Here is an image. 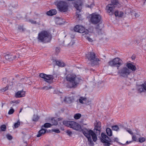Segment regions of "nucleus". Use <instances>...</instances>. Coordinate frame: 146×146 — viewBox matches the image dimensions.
<instances>
[{
    "label": "nucleus",
    "instance_id": "nucleus-29",
    "mask_svg": "<svg viewBox=\"0 0 146 146\" xmlns=\"http://www.w3.org/2000/svg\"><path fill=\"white\" fill-rule=\"evenodd\" d=\"M51 123L52 125H56L58 124L57 121L55 119V118H53L51 119Z\"/></svg>",
    "mask_w": 146,
    "mask_h": 146
},
{
    "label": "nucleus",
    "instance_id": "nucleus-4",
    "mask_svg": "<svg viewBox=\"0 0 146 146\" xmlns=\"http://www.w3.org/2000/svg\"><path fill=\"white\" fill-rule=\"evenodd\" d=\"M86 58L91 62V64L92 66L98 65L99 64L98 61L100 60L98 58L96 57V54L94 52H89L86 55Z\"/></svg>",
    "mask_w": 146,
    "mask_h": 146
},
{
    "label": "nucleus",
    "instance_id": "nucleus-25",
    "mask_svg": "<svg viewBox=\"0 0 146 146\" xmlns=\"http://www.w3.org/2000/svg\"><path fill=\"white\" fill-rule=\"evenodd\" d=\"M96 31L98 34L101 35L102 34V28L100 27L99 24L97 25L95 27Z\"/></svg>",
    "mask_w": 146,
    "mask_h": 146
},
{
    "label": "nucleus",
    "instance_id": "nucleus-37",
    "mask_svg": "<svg viewBox=\"0 0 146 146\" xmlns=\"http://www.w3.org/2000/svg\"><path fill=\"white\" fill-rule=\"evenodd\" d=\"M112 129L113 130L117 131L119 129V128L117 125H114L112 127Z\"/></svg>",
    "mask_w": 146,
    "mask_h": 146
},
{
    "label": "nucleus",
    "instance_id": "nucleus-7",
    "mask_svg": "<svg viewBox=\"0 0 146 146\" xmlns=\"http://www.w3.org/2000/svg\"><path fill=\"white\" fill-rule=\"evenodd\" d=\"M102 138L101 139V142L104 143V146H109L111 144L110 142L112 141L111 139H110L105 134L102 133L101 134Z\"/></svg>",
    "mask_w": 146,
    "mask_h": 146
},
{
    "label": "nucleus",
    "instance_id": "nucleus-54",
    "mask_svg": "<svg viewBox=\"0 0 146 146\" xmlns=\"http://www.w3.org/2000/svg\"><path fill=\"white\" fill-rule=\"evenodd\" d=\"M8 88V86H7L6 87L4 88H3L2 90L3 91H5L7 90Z\"/></svg>",
    "mask_w": 146,
    "mask_h": 146
},
{
    "label": "nucleus",
    "instance_id": "nucleus-9",
    "mask_svg": "<svg viewBox=\"0 0 146 146\" xmlns=\"http://www.w3.org/2000/svg\"><path fill=\"white\" fill-rule=\"evenodd\" d=\"M74 31L83 33L82 35L87 34L89 33V31L83 26L80 25H76L74 28Z\"/></svg>",
    "mask_w": 146,
    "mask_h": 146
},
{
    "label": "nucleus",
    "instance_id": "nucleus-6",
    "mask_svg": "<svg viewBox=\"0 0 146 146\" xmlns=\"http://www.w3.org/2000/svg\"><path fill=\"white\" fill-rule=\"evenodd\" d=\"M74 7L78 11V12H77L76 16L77 18H80L81 15L79 13L81 11V6L82 5V3L81 0H77L76 1L72 2Z\"/></svg>",
    "mask_w": 146,
    "mask_h": 146
},
{
    "label": "nucleus",
    "instance_id": "nucleus-28",
    "mask_svg": "<svg viewBox=\"0 0 146 146\" xmlns=\"http://www.w3.org/2000/svg\"><path fill=\"white\" fill-rule=\"evenodd\" d=\"M106 131L108 135L109 136H111L112 135V131L109 128H108L106 129Z\"/></svg>",
    "mask_w": 146,
    "mask_h": 146
},
{
    "label": "nucleus",
    "instance_id": "nucleus-21",
    "mask_svg": "<svg viewBox=\"0 0 146 146\" xmlns=\"http://www.w3.org/2000/svg\"><path fill=\"white\" fill-rule=\"evenodd\" d=\"M53 62H56V65L60 67H64L65 66V63L61 61L53 60Z\"/></svg>",
    "mask_w": 146,
    "mask_h": 146
},
{
    "label": "nucleus",
    "instance_id": "nucleus-35",
    "mask_svg": "<svg viewBox=\"0 0 146 146\" xmlns=\"http://www.w3.org/2000/svg\"><path fill=\"white\" fill-rule=\"evenodd\" d=\"M6 126L5 125H3L0 127L1 131H5L6 129Z\"/></svg>",
    "mask_w": 146,
    "mask_h": 146
},
{
    "label": "nucleus",
    "instance_id": "nucleus-18",
    "mask_svg": "<svg viewBox=\"0 0 146 146\" xmlns=\"http://www.w3.org/2000/svg\"><path fill=\"white\" fill-rule=\"evenodd\" d=\"M25 92L22 90L19 91L16 93L15 96L16 98H20L24 97L25 96Z\"/></svg>",
    "mask_w": 146,
    "mask_h": 146
},
{
    "label": "nucleus",
    "instance_id": "nucleus-15",
    "mask_svg": "<svg viewBox=\"0 0 146 146\" xmlns=\"http://www.w3.org/2000/svg\"><path fill=\"white\" fill-rule=\"evenodd\" d=\"M19 57V55L18 54L17 56H13L12 55L10 54H7L4 56L5 58L9 61L13 60V59Z\"/></svg>",
    "mask_w": 146,
    "mask_h": 146
},
{
    "label": "nucleus",
    "instance_id": "nucleus-19",
    "mask_svg": "<svg viewBox=\"0 0 146 146\" xmlns=\"http://www.w3.org/2000/svg\"><path fill=\"white\" fill-rule=\"evenodd\" d=\"M74 99V96H72L68 98L65 97L64 99V101L65 102L69 103V102H73Z\"/></svg>",
    "mask_w": 146,
    "mask_h": 146
},
{
    "label": "nucleus",
    "instance_id": "nucleus-8",
    "mask_svg": "<svg viewBox=\"0 0 146 146\" xmlns=\"http://www.w3.org/2000/svg\"><path fill=\"white\" fill-rule=\"evenodd\" d=\"M130 72V71L126 67H123L121 68L118 71V72L120 76L125 78L127 77Z\"/></svg>",
    "mask_w": 146,
    "mask_h": 146
},
{
    "label": "nucleus",
    "instance_id": "nucleus-34",
    "mask_svg": "<svg viewBox=\"0 0 146 146\" xmlns=\"http://www.w3.org/2000/svg\"><path fill=\"white\" fill-rule=\"evenodd\" d=\"M52 88V87L51 86H45L44 87L41 88L40 89L42 90H48L49 89H51Z\"/></svg>",
    "mask_w": 146,
    "mask_h": 146
},
{
    "label": "nucleus",
    "instance_id": "nucleus-26",
    "mask_svg": "<svg viewBox=\"0 0 146 146\" xmlns=\"http://www.w3.org/2000/svg\"><path fill=\"white\" fill-rule=\"evenodd\" d=\"M71 121L64 120L63 121V124L65 126L70 127V124Z\"/></svg>",
    "mask_w": 146,
    "mask_h": 146
},
{
    "label": "nucleus",
    "instance_id": "nucleus-40",
    "mask_svg": "<svg viewBox=\"0 0 146 146\" xmlns=\"http://www.w3.org/2000/svg\"><path fill=\"white\" fill-rule=\"evenodd\" d=\"M132 141H138V140L137 139L135 135H133L132 136Z\"/></svg>",
    "mask_w": 146,
    "mask_h": 146
},
{
    "label": "nucleus",
    "instance_id": "nucleus-48",
    "mask_svg": "<svg viewBox=\"0 0 146 146\" xmlns=\"http://www.w3.org/2000/svg\"><path fill=\"white\" fill-rule=\"evenodd\" d=\"M142 86L143 89L145 90H146V81L142 85Z\"/></svg>",
    "mask_w": 146,
    "mask_h": 146
},
{
    "label": "nucleus",
    "instance_id": "nucleus-62",
    "mask_svg": "<svg viewBox=\"0 0 146 146\" xmlns=\"http://www.w3.org/2000/svg\"><path fill=\"white\" fill-rule=\"evenodd\" d=\"M143 88H140L139 89V90L141 92H142L143 91Z\"/></svg>",
    "mask_w": 146,
    "mask_h": 146
},
{
    "label": "nucleus",
    "instance_id": "nucleus-47",
    "mask_svg": "<svg viewBox=\"0 0 146 146\" xmlns=\"http://www.w3.org/2000/svg\"><path fill=\"white\" fill-rule=\"evenodd\" d=\"M85 37L86 38V39L87 40L89 41L90 42H92L93 41L92 39L90 38L89 37L86 36H85Z\"/></svg>",
    "mask_w": 146,
    "mask_h": 146
},
{
    "label": "nucleus",
    "instance_id": "nucleus-36",
    "mask_svg": "<svg viewBox=\"0 0 146 146\" xmlns=\"http://www.w3.org/2000/svg\"><path fill=\"white\" fill-rule=\"evenodd\" d=\"M111 4H113L114 5L119 4L117 0H111Z\"/></svg>",
    "mask_w": 146,
    "mask_h": 146
},
{
    "label": "nucleus",
    "instance_id": "nucleus-59",
    "mask_svg": "<svg viewBox=\"0 0 146 146\" xmlns=\"http://www.w3.org/2000/svg\"><path fill=\"white\" fill-rule=\"evenodd\" d=\"M113 140L114 141L116 142H117V141L118 140V139L117 138H114Z\"/></svg>",
    "mask_w": 146,
    "mask_h": 146
},
{
    "label": "nucleus",
    "instance_id": "nucleus-20",
    "mask_svg": "<svg viewBox=\"0 0 146 146\" xmlns=\"http://www.w3.org/2000/svg\"><path fill=\"white\" fill-rule=\"evenodd\" d=\"M126 66L129 69H131L132 71H134L137 69L135 65L130 63L127 64Z\"/></svg>",
    "mask_w": 146,
    "mask_h": 146
},
{
    "label": "nucleus",
    "instance_id": "nucleus-42",
    "mask_svg": "<svg viewBox=\"0 0 146 146\" xmlns=\"http://www.w3.org/2000/svg\"><path fill=\"white\" fill-rule=\"evenodd\" d=\"M46 74L44 73H41L40 74L39 76L40 77L44 78V79L46 76Z\"/></svg>",
    "mask_w": 146,
    "mask_h": 146
},
{
    "label": "nucleus",
    "instance_id": "nucleus-44",
    "mask_svg": "<svg viewBox=\"0 0 146 146\" xmlns=\"http://www.w3.org/2000/svg\"><path fill=\"white\" fill-rule=\"evenodd\" d=\"M14 110L13 109H11L8 112V114L9 115H11L14 112Z\"/></svg>",
    "mask_w": 146,
    "mask_h": 146
},
{
    "label": "nucleus",
    "instance_id": "nucleus-1",
    "mask_svg": "<svg viewBox=\"0 0 146 146\" xmlns=\"http://www.w3.org/2000/svg\"><path fill=\"white\" fill-rule=\"evenodd\" d=\"M66 79L67 81L69 82L67 86L70 88H76L81 80L80 78L74 74L68 75L66 77Z\"/></svg>",
    "mask_w": 146,
    "mask_h": 146
},
{
    "label": "nucleus",
    "instance_id": "nucleus-46",
    "mask_svg": "<svg viewBox=\"0 0 146 146\" xmlns=\"http://www.w3.org/2000/svg\"><path fill=\"white\" fill-rule=\"evenodd\" d=\"M7 137V138L9 140H11L12 139V137L11 135H9V134H7L6 135Z\"/></svg>",
    "mask_w": 146,
    "mask_h": 146
},
{
    "label": "nucleus",
    "instance_id": "nucleus-14",
    "mask_svg": "<svg viewBox=\"0 0 146 146\" xmlns=\"http://www.w3.org/2000/svg\"><path fill=\"white\" fill-rule=\"evenodd\" d=\"M82 130L84 135L88 139L91 137V135L93 131L91 130H88L86 129H83Z\"/></svg>",
    "mask_w": 146,
    "mask_h": 146
},
{
    "label": "nucleus",
    "instance_id": "nucleus-12",
    "mask_svg": "<svg viewBox=\"0 0 146 146\" xmlns=\"http://www.w3.org/2000/svg\"><path fill=\"white\" fill-rule=\"evenodd\" d=\"M115 6L111 4H108L106 7V9L108 13L110 15H112L114 14V9Z\"/></svg>",
    "mask_w": 146,
    "mask_h": 146
},
{
    "label": "nucleus",
    "instance_id": "nucleus-53",
    "mask_svg": "<svg viewBox=\"0 0 146 146\" xmlns=\"http://www.w3.org/2000/svg\"><path fill=\"white\" fill-rule=\"evenodd\" d=\"M56 53H58L60 52V48L58 47L56 48Z\"/></svg>",
    "mask_w": 146,
    "mask_h": 146
},
{
    "label": "nucleus",
    "instance_id": "nucleus-43",
    "mask_svg": "<svg viewBox=\"0 0 146 146\" xmlns=\"http://www.w3.org/2000/svg\"><path fill=\"white\" fill-rule=\"evenodd\" d=\"M29 21L32 24H36V21H34L32 19H29Z\"/></svg>",
    "mask_w": 146,
    "mask_h": 146
},
{
    "label": "nucleus",
    "instance_id": "nucleus-11",
    "mask_svg": "<svg viewBox=\"0 0 146 146\" xmlns=\"http://www.w3.org/2000/svg\"><path fill=\"white\" fill-rule=\"evenodd\" d=\"M70 126V127L72 128L73 129L77 131H80L82 130L80 125L74 121H71Z\"/></svg>",
    "mask_w": 146,
    "mask_h": 146
},
{
    "label": "nucleus",
    "instance_id": "nucleus-51",
    "mask_svg": "<svg viewBox=\"0 0 146 146\" xmlns=\"http://www.w3.org/2000/svg\"><path fill=\"white\" fill-rule=\"evenodd\" d=\"M127 131L129 133H130L131 135L133 134V132L130 129H127Z\"/></svg>",
    "mask_w": 146,
    "mask_h": 146
},
{
    "label": "nucleus",
    "instance_id": "nucleus-50",
    "mask_svg": "<svg viewBox=\"0 0 146 146\" xmlns=\"http://www.w3.org/2000/svg\"><path fill=\"white\" fill-rule=\"evenodd\" d=\"M66 132L70 136L72 134V132L70 130H67Z\"/></svg>",
    "mask_w": 146,
    "mask_h": 146
},
{
    "label": "nucleus",
    "instance_id": "nucleus-55",
    "mask_svg": "<svg viewBox=\"0 0 146 146\" xmlns=\"http://www.w3.org/2000/svg\"><path fill=\"white\" fill-rule=\"evenodd\" d=\"M18 29L20 30H22V31H23V26H19L18 27Z\"/></svg>",
    "mask_w": 146,
    "mask_h": 146
},
{
    "label": "nucleus",
    "instance_id": "nucleus-32",
    "mask_svg": "<svg viewBox=\"0 0 146 146\" xmlns=\"http://www.w3.org/2000/svg\"><path fill=\"white\" fill-rule=\"evenodd\" d=\"M81 116V115L80 113H77L74 115V118L76 119H80Z\"/></svg>",
    "mask_w": 146,
    "mask_h": 146
},
{
    "label": "nucleus",
    "instance_id": "nucleus-57",
    "mask_svg": "<svg viewBox=\"0 0 146 146\" xmlns=\"http://www.w3.org/2000/svg\"><path fill=\"white\" fill-rule=\"evenodd\" d=\"M3 81L4 82V83H5L6 82H7V80L6 78H3Z\"/></svg>",
    "mask_w": 146,
    "mask_h": 146
},
{
    "label": "nucleus",
    "instance_id": "nucleus-61",
    "mask_svg": "<svg viewBox=\"0 0 146 146\" xmlns=\"http://www.w3.org/2000/svg\"><path fill=\"white\" fill-rule=\"evenodd\" d=\"M131 58L133 60H134L135 58V56H133L131 57Z\"/></svg>",
    "mask_w": 146,
    "mask_h": 146
},
{
    "label": "nucleus",
    "instance_id": "nucleus-52",
    "mask_svg": "<svg viewBox=\"0 0 146 146\" xmlns=\"http://www.w3.org/2000/svg\"><path fill=\"white\" fill-rule=\"evenodd\" d=\"M123 15V13L121 11H120L119 13V17H122Z\"/></svg>",
    "mask_w": 146,
    "mask_h": 146
},
{
    "label": "nucleus",
    "instance_id": "nucleus-2",
    "mask_svg": "<svg viewBox=\"0 0 146 146\" xmlns=\"http://www.w3.org/2000/svg\"><path fill=\"white\" fill-rule=\"evenodd\" d=\"M51 38V36L49 32L45 31H42L38 33L37 37L39 42L44 43L49 42Z\"/></svg>",
    "mask_w": 146,
    "mask_h": 146
},
{
    "label": "nucleus",
    "instance_id": "nucleus-10",
    "mask_svg": "<svg viewBox=\"0 0 146 146\" xmlns=\"http://www.w3.org/2000/svg\"><path fill=\"white\" fill-rule=\"evenodd\" d=\"M101 17L99 14H96L95 13H93L90 19L91 23L93 24H95L100 22L101 20Z\"/></svg>",
    "mask_w": 146,
    "mask_h": 146
},
{
    "label": "nucleus",
    "instance_id": "nucleus-38",
    "mask_svg": "<svg viewBox=\"0 0 146 146\" xmlns=\"http://www.w3.org/2000/svg\"><path fill=\"white\" fill-rule=\"evenodd\" d=\"M88 139V141L89 142V144H90L91 145H93L94 144V143L93 141H92V140L91 139V137H90Z\"/></svg>",
    "mask_w": 146,
    "mask_h": 146
},
{
    "label": "nucleus",
    "instance_id": "nucleus-16",
    "mask_svg": "<svg viewBox=\"0 0 146 146\" xmlns=\"http://www.w3.org/2000/svg\"><path fill=\"white\" fill-rule=\"evenodd\" d=\"M53 79V76L50 75H46L44 80L47 82L50 83L52 82Z\"/></svg>",
    "mask_w": 146,
    "mask_h": 146
},
{
    "label": "nucleus",
    "instance_id": "nucleus-45",
    "mask_svg": "<svg viewBox=\"0 0 146 146\" xmlns=\"http://www.w3.org/2000/svg\"><path fill=\"white\" fill-rule=\"evenodd\" d=\"M20 125V123L19 122H18L16 123H15L14 126L15 128L18 127Z\"/></svg>",
    "mask_w": 146,
    "mask_h": 146
},
{
    "label": "nucleus",
    "instance_id": "nucleus-41",
    "mask_svg": "<svg viewBox=\"0 0 146 146\" xmlns=\"http://www.w3.org/2000/svg\"><path fill=\"white\" fill-rule=\"evenodd\" d=\"M51 131H52L56 133H60V131L58 129H53L51 130Z\"/></svg>",
    "mask_w": 146,
    "mask_h": 146
},
{
    "label": "nucleus",
    "instance_id": "nucleus-58",
    "mask_svg": "<svg viewBox=\"0 0 146 146\" xmlns=\"http://www.w3.org/2000/svg\"><path fill=\"white\" fill-rule=\"evenodd\" d=\"M134 15L135 16V17H139V16L140 15L138 13H135Z\"/></svg>",
    "mask_w": 146,
    "mask_h": 146
},
{
    "label": "nucleus",
    "instance_id": "nucleus-23",
    "mask_svg": "<svg viewBox=\"0 0 146 146\" xmlns=\"http://www.w3.org/2000/svg\"><path fill=\"white\" fill-rule=\"evenodd\" d=\"M46 132V129L41 127V129L38 132V133L36 136L37 137H39L42 135H44Z\"/></svg>",
    "mask_w": 146,
    "mask_h": 146
},
{
    "label": "nucleus",
    "instance_id": "nucleus-17",
    "mask_svg": "<svg viewBox=\"0 0 146 146\" xmlns=\"http://www.w3.org/2000/svg\"><path fill=\"white\" fill-rule=\"evenodd\" d=\"M64 43L65 46H72L75 43V42L74 40H71V39L70 38L65 42L64 41Z\"/></svg>",
    "mask_w": 146,
    "mask_h": 146
},
{
    "label": "nucleus",
    "instance_id": "nucleus-22",
    "mask_svg": "<svg viewBox=\"0 0 146 146\" xmlns=\"http://www.w3.org/2000/svg\"><path fill=\"white\" fill-rule=\"evenodd\" d=\"M57 11L56 9H52L48 11L46 13V14L49 16H52L56 14Z\"/></svg>",
    "mask_w": 146,
    "mask_h": 146
},
{
    "label": "nucleus",
    "instance_id": "nucleus-3",
    "mask_svg": "<svg viewBox=\"0 0 146 146\" xmlns=\"http://www.w3.org/2000/svg\"><path fill=\"white\" fill-rule=\"evenodd\" d=\"M58 11L61 12H67L68 9V3L65 1H59L54 2Z\"/></svg>",
    "mask_w": 146,
    "mask_h": 146
},
{
    "label": "nucleus",
    "instance_id": "nucleus-64",
    "mask_svg": "<svg viewBox=\"0 0 146 146\" xmlns=\"http://www.w3.org/2000/svg\"><path fill=\"white\" fill-rule=\"evenodd\" d=\"M11 102H12V103H15V102H16H16H13V101H12Z\"/></svg>",
    "mask_w": 146,
    "mask_h": 146
},
{
    "label": "nucleus",
    "instance_id": "nucleus-39",
    "mask_svg": "<svg viewBox=\"0 0 146 146\" xmlns=\"http://www.w3.org/2000/svg\"><path fill=\"white\" fill-rule=\"evenodd\" d=\"M145 140V139L144 137L139 138V141L140 143L144 142Z\"/></svg>",
    "mask_w": 146,
    "mask_h": 146
},
{
    "label": "nucleus",
    "instance_id": "nucleus-49",
    "mask_svg": "<svg viewBox=\"0 0 146 146\" xmlns=\"http://www.w3.org/2000/svg\"><path fill=\"white\" fill-rule=\"evenodd\" d=\"M115 15L116 17L119 16V12L118 10H116L114 12Z\"/></svg>",
    "mask_w": 146,
    "mask_h": 146
},
{
    "label": "nucleus",
    "instance_id": "nucleus-27",
    "mask_svg": "<svg viewBox=\"0 0 146 146\" xmlns=\"http://www.w3.org/2000/svg\"><path fill=\"white\" fill-rule=\"evenodd\" d=\"M89 2H91V4L90 5L89 4H86V7L88 8H92L94 6V1L93 0H90Z\"/></svg>",
    "mask_w": 146,
    "mask_h": 146
},
{
    "label": "nucleus",
    "instance_id": "nucleus-13",
    "mask_svg": "<svg viewBox=\"0 0 146 146\" xmlns=\"http://www.w3.org/2000/svg\"><path fill=\"white\" fill-rule=\"evenodd\" d=\"M101 123L99 121L96 124L94 130L96 132L97 135H100L101 130Z\"/></svg>",
    "mask_w": 146,
    "mask_h": 146
},
{
    "label": "nucleus",
    "instance_id": "nucleus-31",
    "mask_svg": "<svg viewBox=\"0 0 146 146\" xmlns=\"http://www.w3.org/2000/svg\"><path fill=\"white\" fill-rule=\"evenodd\" d=\"M52 124L50 123H45L44 125H42L41 127L43 128L44 127L45 128L50 127L52 126Z\"/></svg>",
    "mask_w": 146,
    "mask_h": 146
},
{
    "label": "nucleus",
    "instance_id": "nucleus-33",
    "mask_svg": "<svg viewBox=\"0 0 146 146\" xmlns=\"http://www.w3.org/2000/svg\"><path fill=\"white\" fill-rule=\"evenodd\" d=\"M39 119V117L37 115H33L32 120L34 121H36Z\"/></svg>",
    "mask_w": 146,
    "mask_h": 146
},
{
    "label": "nucleus",
    "instance_id": "nucleus-60",
    "mask_svg": "<svg viewBox=\"0 0 146 146\" xmlns=\"http://www.w3.org/2000/svg\"><path fill=\"white\" fill-rule=\"evenodd\" d=\"M58 121H60L62 120V119L61 118H58L57 119Z\"/></svg>",
    "mask_w": 146,
    "mask_h": 146
},
{
    "label": "nucleus",
    "instance_id": "nucleus-63",
    "mask_svg": "<svg viewBox=\"0 0 146 146\" xmlns=\"http://www.w3.org/2000/svg\"><path fill=\"white\" fill-rule=\"evenodd\" d=\"M22 110V108H21L20 109V110L19 111V113H20L21 112Z\"/></svg>",
    "mask_w": 146,
    "mask_h": 146
},
{
    "label": "nucleus",
    "instance_id": "nucleus-24",
    "mask_svg": "<svg viewBox=\"0 0 146 146\" xmlns=\"http://www.w3.org/2000/svg\"><path fill=\"white\" fill-rule=\"evenodd\" d=\"M97 135V133L96 132H95L94 131H93L92 132L91 135L93 140L94 142H96L97 141V135Z\"/></svg>",
    "mask_w": 146,
    "mask_h": 146
},
{
    "label": "nucleus",
    "instance_id": "nucleus-56",
    "mask_svg": "<svg viewBox=\"0 0 146 146\" xmlns=\"http://www.w3.org/2000/svg\"><path fill=\"white\" fill-rule=\"evenodd\" d=\"M132 142V141H126V143L125 144H123V145H125L126 144H128L129 143H131Z\"/></svg>",
    "mask_w": 146,
    "mask_h": 146
},
{
    "label": "nucleus",
    "instance_id": "nucleus-5",
    "mask_svg": "<svg viewBox=\"0 0 146 146\" xmlns=\"http://www.w3.org/2000/svg\"><path fill=\"white\" fill-rule=\"evenodd\" d=\"M108 64L112 67H116L117 69L119 67L123 64L122 60L119 58H116L109 61Z\"/></svg>",
    "mask_w": 146,
    "mask_h": 146
},
{
    "label": "nucleus",
    "instance_id": "nucleus-30",
    "mask_svg": "<svg viewBox=\"0 0 146 146\" xmlns=\"http://www.w3.org/2000/svg\"><path fill=\"white\" fill-rule=\"evenodd\" d=\"M87 100V98L86 97H81L79 99V102L81 104H84L83 101H86Z\"/></svg>",
    "mask_w": 146,
    "mask_h": 146
}]
</instances>
